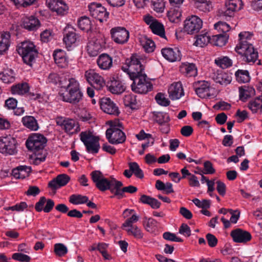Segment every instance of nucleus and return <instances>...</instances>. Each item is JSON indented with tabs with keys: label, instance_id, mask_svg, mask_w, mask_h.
<instances>
[{
	"label": "nucleus",
	"instance_id": "nucleus-1",
	"mask_svg": "<svg viewBox=\"0 0 262 262\" xmlns=\"http://www.w3.org/2000/svg\"><path fill=\"white\" fill-rule=\"evenodd\" d=\"M141 58L137 54L133 55L126 60L127 66L126 69L129 77L133 81L131 85L133 91L145 94L152 89V84L146 79V75L144 72V67L141 63Z\"/></svg>",
	"mask_w": 262,
	"mask_h": 262
},
{
	"label": "nucleus",
	"instance_id": "nucleus-2",
	"mask_svg": "<svg viewBox=\"0 0 262 262\" xmlns=\"http://www.w3.org/2000/svg\"><path fill=\"white\" fill-rule=\"evenodd\" d=\"M91 176L96 187L101 191L110 190L112 193L115 194L116 188L123 186L121 181H117L114 178L110 179L105 178L99 170L92 171Z\"/></svg>",
	"mask_w": 262,
	"mask_h": 262
},
{
	"label": "nucleus",
	"instance_id": "nucleus-3",
	"mask_svg": "<svg viewBox=\"0 0 262 262\" xmlns=\"http://www.w3.org/2000/svg\"><path fill=\"white\" fill-rule=\"evenodd\" d=\"M110 128L106 131V137L108 142L113 144L122 143L126 140V136L122 130L123 125L117 119L109 121Z\"/></svg>",
	"mask_w": 262,
	"mask_h": 262
},
{
	"label": "nucleus",
	"instance_id": "nucleus-4",
	"mask_svg": "<svg viewBox=\"0 0 262 262\" xmlns=\"http://www.w3.org/2000/svg\"><path fill=\"white\" fill-rule=\"evenodd\" d=\"M18 54L21 56L24 62L31 67L35 57L37 56V51L35 45L30 41H24L17 48Z\"/></svg>",
	"mask_w": 262,
	"mask_h": 262
},
{
	"label": "nucleus",
	"instance_id": "nucleus-5",
	"mask_svg": "<svg viewBox=\"0 0 262 262\" xmlns=\"http://www.w3.org/2000/svg\"><path fill=\"white\" fill-rule=\"evenodd\" d=\"M80 139L89 152L96 154L98 152L100 148L99 138L93 133L89 130L81 132Z\"/></svg>",
	"mask_w": 262,
	"mask_h": 262
},
{
	"label": "nucleus",
	"instance_id": "nucleus-6",
	"mask_svg": "<svg viewBox=\"0 0 262 262\" xmlns=\"http://www.w3.org/2000/svg\"><path fill=\"white\" fill-rule=\"evenodd\" d=\"M203 27V20L198 16H188L184 21L183 30L187 34L192 35L199 32Z\"/></svg>",
	"mask_w": 262,
	"mask_h": 262
},
{
	"label": "nucleus",
	"instance_id": "nucleus-7",
	"mask_svg": "<svg viewBox=\"0 0 262 262\" xmlns=\"http://www.w3.org/2000/svg\"><path fill=\"white\" fill-rule=\"evenodd\" d=\"M47 142L46 138L39 134H33L29 137L26 141L27 148L34 153L42 150Z\"/></svg>",
	"mask_w": 262,
	"mask_h": 262
},
{
	"label": "nucleus",
	"instance_id": "nucleus-8",
	"mask_svg": "<svg viewBox=\"0 0 262 262\" xmlns=\"http://www.w3.org/2000/svg\"><path fill=\"white\" fill-rule=\"evenodd\" d=\"M17 142L11 136L2 137L0 139V152L7 155H13L17 153Z\"/></svg>",
	"mask_w": 262,
	"mask_h": 262
},
{
	"label": "nucleus",
	"instance_id": "nucleus-9",
	"mask_svg": "<svg viewBox=\"0 0 262 262\" xmlns=\"http://www.w3.org/2000/svg\"><path fill=\"white\" fill-rule=\"evenodd\" d=\"M235 51L241 55L243 59L248 62H254L258 58V52L254 49L252 45L236 46Z\"/></svg>",
	"mask_w": 262,
	"mask_h": 262
},
{
	"label": "nucleus",
	"instance_id": "nucleus-10",
	"mask_svg": "<svg viewBox=\"0 0 262 262\" xmlns=\"http://www.w3.org/2000/svg\"><path fill=\"white\" fill-rule=\"evenodd\" d=\"M89 9L91 15L102 23L106 21L108 17L109 13L101 4L93 2L89 5Z\"/></svg>",
	"mask_w": 262,
	"mask_h": 262
},
{
	"label": "nucleus",
	"instance_id": "nucleus-11",
	"mask_svg": "<svg viewBox=\"0 0 262 262\" xmlns=\"http://www.w3.org/2000/svg\"><path fill=\"white\" fill-rule=\"evenodd\" d=\"M110 33L112 39L118 44L125 43L129 37V31L124 27L113 28L110 31Z\"/></svg>",
	"mask_w": 262,
	"mask_h": 262
},
{
	"label": "nucleus",
	"instance_id": "nucleus-12",
	"mask_svg": "<svg viewBox=\"0 0 262 262\" xmlns=\"http://www.w3.org/2000/svg\"><path fill=\"white\" fill-rule=\"evenodd\" d=\"M84 76L89 83L93 84L98 89L102 88L105 85L104 78L94 69L86 71Z\"/></svg>",
	"mask_w": 262,
	"mask_h": 262
},
{
	"label": "nucleus",
	"instance_id": "nucleus-13",
	"mask_svg": "<svg viewBox=\"0 0 262 262\" xmlns=\"http://www.w3.org/2000/svg\"><path fill=\"white\" fill-rule=\"evenodd\" d=\"M144 19L145 22L149 25V28L154 34L166 38L165 29L163 24L149 15L146 16Z\"/></svg>",
	"mask_w": 262,
	"mask_h": 262
},
{
	"label": "nucleus",
	"instance_id": "nucleus-14",
	"mask_svg": "<svg viewBox=\"0 0 262 262\" xmlns=\"http://www.w3.org/2000/svg\"><path fill=\"white\" fill-rule=\"evenodd\" d=\"M101 109L105 113L118 116L120 111L117 105L109 98L103 97L100 101Z\"/></svg>",
	"mask_w": 262,
	"mask_h": 262
},
{
	"label": "nucleus",
	"instance_id": "nucleus-15",
	"mask_svg": "<svg viewBox=\"0 0 262 262\" xmlns=\"http://www.w3.org/2000/svg\"><path fill=\"white\" fill-rule=\"evenodd\" d=\"M161 54L165 59L170 62L180 61L181 59V51L176 47L163 48Z\"/></svg>",
	"mask_w": 262,
	"mask_h": 262
},
{
	"label": "nucleus",
	"instance_id": "nucleus-16",
	"mask_svg": "<svg viewBox=\"0 0 262 262\" xmlns=\"http://www.w3.org/2000/svg\"><path fill=\"white\" fill-rule=\"evenodd\" d=\"M242 0H226V9L224 12V15L227 17H232L236 11L242 8Z\"/></svg>",
	"mask_w": 262,
	"mask_h": 262
},
{
	"label": "nucleus",
	"instance_id": "nucleus-17",
	"mask_svg": "<svg viewBox=\"0 0 262 262\" xmlns=\"http://www.w3.org/2000/svg\"><path fill=\"white\" fill-rule=\"evenodd\" d=\"M79 40V36L74 28L71 25H67V50H71L75 48Z\"/></svg>",
	"mask_w": 262,
	"mask_h": 262
},
{
	"label": "nucleus",
	"instance_id": "nucleus-18",
	"mask_svg": "<svg viewBox=\"0 0 262 262\" xmlns=\"http://www.w3.org/2000/svg\"><path fill=\"white\" fill-rule=\"evenodd\" d=\"M122 215L123 218L126 219L122 225V228L135 225L134 224L137 223L139 220V216L136 213L134 209H125Z\"/></svg>",
	"mask_w": 262,
	"mask_h": 262
},
{
	"label": "nucleus",
	"instance_id": "nucleus-19",
	"mask_svg": "<svg viewBox=\"0 0 262 262\" xmlns=\"http://www.w3.org/2000/svg\"><path fill=\"white\" fill-rule=\"evenodd\" d=\"M169 98L172 100L180 99L184 95L182 84L180 82H173L170 85L168 89Z\"/></svg>",
	"mask_w": 262,
	"mask_h": 262
},
{
	"label": "nucleus",
	"instance_id": "nucleus-20",
	"mask_svg": "<svg viewBox=\"0 0 262 262\" xmlns=\"http://www.w3.org/2000/svg\"><path fill=\"white\" fill-rule=\"evenodd\" d=\"M194 88L196 95L200 98L210 96V84L206 81H199L194 83Z\"/></svg>",
	"mask_w": 262,
	"mask_h": 262
},
{
	"label": "nucleus",
	"instance_id": "nucleus-21",
	"mask_svg": "<svg viewBox=\"0 0 262 262\" xmlns=\"http://www.w3.org/2000/svg\"><path fill=\"white\" fill-rule=\"evenodd\" d=\"M107 86L109 91L113 94H120L125 90L124 83L119 79H116L114 77L110 79L107 82Z\"/></svg>",
	"mask_w": 262,
	"mask_h": 262
},
{
	"label": "nucleus",
	"instance_id": "nucleus-22",
	"mask_svg": "<svg viewBox=\"0 0 262 262\" xmlns=\"http://www.w3.org/2000/svg\"><path fill=\"white\" fill-rule=\"evenodd\" d=\"M231 236L233 241L236 243H246L251 239L250 233L241 229H236L232 231Z\"/></svg>",
	"mask_w": 262,
	"mask_h": 262
},
{
	"label": "nucleus",
	"instance_id": "nucleus-23",
	"mask_svg": "<svg viewBox=\"0 0 262 262\" xmlns=\"http://www.w3.org/2000/svg\"><path fill=\"white\" fill-rule=\"evenodd\" d=\"M46 5L52 11H56L58 14L63 15L66 4L61 0H46Z\"/></svg>",
	"mask_w": 262,
	"mask_h": 262
},
{
	"label": "nucleus",
	"instance_id": "nucleus-24",
	"mask_svg": "<svg viewBox=\"0 0 262 262\" xmlns=\"http://www.w3.org/2000/svg\"><path fill=\"white\" fill-rule=\"evenodd\" d=\"M48 82L52 83L55 85L58 84V86L60 88L59 91V94L62 97V100L63 101H66V97L64 94L65 88L62 85V80L61 78L59 77L56 73H51L48 77Z\"/></svg>",
	"mask_w": 262,
	"mask_h": 262
},
{
	"label": "nucleus",
	"instance_id": "nucleus-25",
	"mask_svg": "<svg viewBox=\"0 0 262 262\" xmlns=\"http://www.w3.org/2000/svg\"><path fill=\"white\" fill-rule=\"evenodd\" d=\"M23 26L25 29L29 31H34L40 27V23L37 18L30 16L23 18Z\"/></svg>",
	"mask_w": 262,
	"mask_h": 262
},
{
	"label": "nucleus",
	"instance_id": "nucleus-26",
	"mask_svg": "<svg viewBox=\"0 0 262 262\" xmlns=\"http://www.w3.org/2000/svg\"><path fill=\"white\" fill-rule=\"evenodd\" d=\"M97 63L101 70H108L113 66V60L108 55L102 54L97 58Z\"/></svg>",
	"mask_w": 262,
	"mask_h": 262
},
{
	"label": "nucleus",
	"instance_id": "nucleus-27",
	"mask_svg": "<svg viewBox=\"0 0 262 262\" xmlns=\"http://www.w3.org/2000/svg\"><path fill=\"white\" fill-rule=\"evenodd\" d=\"M182 73L188 77L195 76L197 75V68L192 63L185 62L180 67Z\"/></svg>",
	"mask_w": 262,
	"mask_h": 262
},
{
	"label": "nucleus",
	"instance_id": "nucleus-28",
	"mask_svg": "<svg viewBox=\"0 0 262 262\" xmlns=\"http://www.w3.org/2000/svg\"><path fill=\"white\" fill-rule=\"evenodd\" d=\"M83 98V93L81 90L67 92V102L74 105L79 103Z\"/></svg>",
	"mask_w": 262,
	"mask_h": 262
},
{
	"label": "nucleus",
	"instance_id": "nucleus-29",
	"mask_svg": "<svg viewBox=\"0 0 262 262\" xmlns=\"http://www.w3.org/2000/svg\"><path fill=\"white\" fill-rule=\"evenodd\" d=\"M11 35L9 32H3L0 34V54L5 53L10 45Z\"/></svg>",
	"mask_w": 262,
	"mask_h": 262
},
{
	"label": "nucleus",
	"instance_id": "nucleus-30",
	"mask_svg": "<svg viewBox=\"0 0 262 262\" xmlns=\"http://www.w3.org/2000/svg\"><path fill=\"white\" fill-rule=\"evenodd\" d=\"M23 125L31 130L36 131L39 128L37 120L32 116H26L22 118Z\"/></svg>",
	"mask_w": 262,
	"mask_h": 262
},
{
	"label": "nucleus",
	"instance_id": "nucleus-31",
	"mask_svg": "<svg viewBox=\"0 0 262 262\" xmlns=\"http://www.w3.org/2000/svg\"><path fill=\"white\" fill-rule=\"evenodd\" d=\"M193 45L199 47H204L210 42L211 38L207 32L202 31L195 37Z\"/></svg>",
	"mask_w": 262,
	"mask_h": 262
},
{
	"label": "nucleus",
	"instance_id": "nucleus-32",
	"mask_svg": "<svg viewBox=\"0 0 262 262\" xmlns=\"http://www.w3.org/2000/svg\"><path fill=\"white\" fill-rule=\"evenodd\" d=\"M66 185V174L58 175L55 178L50 181L48 183V187L52 190L56 189Z\"/></svg>",
	"mask_w": 262,
	"mask_h": 262
},
{
	"label": "nucleus",
	"instance_id": "nucleus-33",
	"mask_svg": "<svg viewBox=\"0 0 262 262\" xmlns=\"http://www.w3.org/2000/svg\"><path fill=\"white\" fill-rule=\"evenodd\" d=\"M53 57L55 63L61 68L66 67V52L61 49H57L54 51Z\"/></svg>",
	"mask_w": 262,
	"mask_h": 262
},
{
	"label": "nucleus",
	"instance_id": "nucleus-34",
	"mask_svg": "<svg viewBox=\"0 0 262 262\" xmlns=\"http://www.w3.org/2000/svg\"><path fill=\"white\" fill-rule=\"evenodd\" d=\"M194 6L199 11L204 12H208L213 9V5L211 2L206 0H195Z\"/></svg>",
	"mask_w": 262,
	"mask_h": 262
},
{
	"label": "nucleus",
	"instance_id": "nucleus-35",
	"mask_svg": "<svg viewBox=\"0 0 262 262\" xmlns=\"http://www.w3.org/2000/svg\"><path fill=\"white\" fill-rule=\"evenodd\" d=\"M214 80L221 85H227L232 81L231 75L223 71L218 72L214 77Z\"/></svg>",
	"mask_w": 262,
	"mask_h": 262
},
{
	"label": "nucleus",
	"instance_id": "nucleus-36",
	"mask_svg": "<svg viewBox=\"0 0 262 262\" xmlns=\"http://www.w3.org/2000/svg\"><path fill=\"white\" fill-rule=\"evenodd\" d=\"M182 17V10L180 7H172L168 12V17L172 23H178Z\"/></svg>",
	"mask_w": 262,
	"mask_h": 262
},
{
	"label": "nucleus",
	"instance_id": "nucleus-37",
	"mask_svg": "<svg viewBox=\"0 0 262 262\" xmlns=\"http://www.w3.org/2000/svg\"><path fill=\"white\" fill-rule=\"evenodd\" d=\"M255 91L254 88L250 86H243L239 88V96L240 99L243 101L254 96Z\"/></svg>",
	"mask_w": 262,
	"mask_h": 262
},
{
	"label": "nucleus",
	"instance_id": "nucleus-38",
	"mask_svg": "<svg viewBox=\"0 0 262 262\" xmlns=\"http://www.w3.org/2000/svg\"><path fill=\"white\" fill-rule=\"evenodd\" d=\"M30 86L28 83L23 82L18 83L11 87V92L13 94L23 95L29 92Z\"/></svg>",
	"mask_w": 262,
	"mask_h": 262
},
{
	"label": "nucleus",
	"instance_id": "nucleus-39",
	"mask_svg": "<svg viewBox=\"0 0 262 262\" xmlns=\"http://www.w3.org/2000/svg\"><path fill=\"white\" fill-rule=\"evenodd\" d=\"M253 34L250 32H242L238 34L239 42L236 46L252 45L251 40L253 37Z\"/></svg>",
	"mask_w": 262,
	"mask_h": 262
},
{
	"label": "nucleus",
	"instance_id": "nucleus-40",
	"mask_svg": "<svg viewBox=\"0 0 262 262\" xmlns=\"http://www.w3.org/2000/svg\"><path fill=\"white\" fill-rule=\"evenodd\" d=\"M0 79L5 83H10L15 81V74L12 69L4 70L0 72Z\"/></svg>",
	"mask_w": 262,
	"mask_h": 262
},
{
	"label": "nucleus",
	"instance_id": "nucleus-41",
	"mask_svg": "<svg viewBox=\"0 0 262 262\" xmlns=\"http://www.w3.org/2000/svg\"><path fill=\"white\" fill-rule=\"evenodd\" d=\"M140 42L145 51L147 53H151L155 49V42L151 39L145 36L140 38Z\"/></svg>",
	"mask_w": 262,
	"mask_h": 262
},
{
	"label": "nucleus",
	"instance_id": "nucleus-42",
	"mask_svg": "<svg viewBox=\"0 0 262 262\" xmlns=\"http://www.w3.org/2000/svg\"><path fill=\"white\" fill-rule=\"evenodd\" d=\"M227 41L228 36L226 34H220L212 36L210 43L216 46L222 47L226 45Z\"/></svg>",
	"mask_w": 262,
	"mask_h": 262
},
{
	"label": "nucleus",
	"instance_id": "nucleus-43",
	"mask_svg": "<svg viewBox=\"0 0 262 262\" xmlns=\"http://www.w3.org/2000/svg\"><path fill=\"white\" fill-rule=\"evenodd\" d=\"M215 63L222 69L228 68L232 65V60L228 56H221L215 58Z\"/></svg>",
	"mask_w": 262,
	"mask_h": 262
},
{
	"label": "nucleus",
	"instance_id": "nucleus-44",
	"mask_svg": "<svg viewBox=\"0 0 262 262\" xmlns=\"http://www.w3.org/2000/svg\"><path fill=\"white\" fill-rule=\"evenodd\" d=\"M79 130V124L76 120L72 119L67 120V134L72 135Z\"/></svg>",
	"mask_w": 262,
	"mask_h": 262
},
{
	"label": "nucleus",
	"instance_id": "nucleus-45",
	"mask_svg": "<svg viewBox=\"0 0 262 262\" xmlns=\"http://www.w3.org/2000/svg\"><path fill=\"white\" fill-rule=\"evenodd\" d=\"M122 229L127 232L128 235H132L136 238L141 239L143 236V234L141 230L137 225H134L129 227H126Z\"/></svg>",
	"mask_w": 262,
	"mask_h": 262
},
{
	"label": "nucleus",
	"instance_id": "nucleus-46",
	"mask_svg": "<svg viewBox=\"0 0 262 262\" xmlns=\"http://www.w3.org/2000/svg\"><path fill=\"white\" fill-rule=\"evenodd\" d=\"M122 186H119L116 188L115 195L118 196L119 198H122L123 197V193L127 192L129 193H133L137 191V188L132 185H129L127 187H124L121 188Z\"/></svg>",
	"mask_w": 262,
	"mask_h": 262
},
{
	"label": "nucleus",
	"instance_id": "nucleus-47",
	"mask_svg": "<svg viewBox=\"0 0 262 262\" xmlns=\"http://www.w3.org/2000/svg\"><path fill=\"white\" fill-rule=\"evenodd\" d=\"M235 75L236 80L240 83H246L250 80L249 73L247 70H238Z\"/></svg>",
	"mask_w": 262,
	"mask_h": 262
},
{
	"label": "nucleus",
	"instance_id": "nucleus-48",
	"mask_svg": "<svg viewBox=\"0 0 262 262\" xmlns=\"http://www.w3.org/2000/svg\"><path fill=\"white\" fill-rule=\"evenodd\" d=\"M101 49L100 43L94 41H90L87 46V51L91 56L97 55Z\"/></svg>",
	"mask_w": 262,
	"mask_h": 262
},
{
	"label": "nucleus",
	"instance_id": "nucleus-49",
	"mask_svg": "<svg viewBox=\"0 0 262 262\" xmlns=\"http://www.w3.org/2000/svg\"><path fill=\"white\" fill-rule=\"evenodd\" d=\"M123 102L126 106L132 109H135L137 107V100L136 96L133 94L125 95L123 98Z\"/></svg>",
	"mask_w": 262,
	"mask_h": 262
},
{
	"label": "nucleus",
	"instance_id": "nucleus-50",
	"mask_svg": "<svg viewBox=\"0 0 262 262\" xmlns=\"http://www.w3.org/2000/svg\"><path fill=\"white\" fill-rule=\"evenodd\" d=\"M88 201V196L80 194H73L69 198V202L74 205L84 204Z\"/></svg>",
	"mask_w": 262,
	"mask_h": 262
},
{
	"label": "nucleus",
	"instance_id": "nucleus-51",
	"mask_svg": "<svg viewBox=\"0 0 262 262\" xmlns=\"http://www.w3.org/2000/svg\"><path fill=\"white\" fill-rule=\"evenodd\" d=\"M79 28L83 31H88L91 28V21L86 16L81 17L78 21Z\"/></svg>",
	"mask_w": 262,
	"mask_h": 262
},
{
	"label": "nucleus",
	"instance_id": "nucleus-52",
	"mask_svg": "<svg viewBox=\"0 0 262 262\" xmlns=\"http://www.w3.org/2000/svg\"><path fill=\"white\" fill-rule=\"evenodd\" d=\"M81 90L79 81L75 78H69L67 81V92Z\"/></svg>",
	"mask_w": 262,
	"mask_h": 262
},
{
	"label": "nucleus",
	"instance_id": "nucleus-53",
	"mask_svg": "<svg viewBox=\"0 0 262 262\" xmlns=\"http://www.w3.org/2000/svg\"><path fill=\"white\" fill-rule=\"evenodd\" d=\"M157 221L151 218L145 219L144 221L143 225L145 229L149 232H154L157 228Z\"/></svg>",
	"mask_w": 262,
	"mask_h": 262
},
{
	"label": "nucleus",
	"instance_id": "nucleus-54",
	"mask_svg": "<svg viewBox=\"0 0 262 262\" xmlns=\"http://www.w3.org/2000/svg\"><path fill=\"white\" fill-rule=\"evenodd\" d=\"M129 169L137 178L142 179L144 177L142 170L136 162H130L128 164Z\"/></svg>",
	"mask_w": 262,
	"mask_h": 262
},
{
	"label": "nucleus",
	"instance_id": "nucleus-55",
	"mask_svg": "<svg viewBox=\"0 0 262 262\" xmlns=\"http://www.w3.org/2000/svg\"><path fill=\"white\" fill-rule=\"evenodd\" d=\"M155 120L159 124H163L169 122L170 118L167 113L158 112L155 115Z\"/></svg>",
	"mask_w": 262,
	"mask_h": 262
},
{
	"label": "nucleus",
	"instance_id": "nucleus-56",
	"mask_svg": "<svg viewBox=\"0 0 262 262\" xmlns=\"http://www.w3.org/2000/svg\"><path fill=\"white\" fill-rule=\"evenodd\" d=\"M249 108L253 113H256L259 110L262 111V101L260 98H257L251 101L249 104Z\"/></svg>",
	"mask_w": 262,
	"mask_h": 262
},
{
	"label": "nucleus",
	"instance_id": "nucleus-57",
	"mask_svg": "<svg viewBox=\"0 0 262 262\" xmlns=\"http://www.w3.org/2000/svg\"><path fill=\"white\" fill-rule=\"evenodd\" d=\"M214 27L215 30L224 33L229 31L231 29L230 25L223 21L217 22L214 24Z\"/></svg>",
	"mask_w": 262,
	"mask_h": 262
},
{
	"label": "nucleus",
	"instance_id": "nucleus-58",
	"mask_svg": "<svg viewBox=\"0 0 262 262\" xmlns=\"http://www.w3.org/2000/svg\"><path fill=\"white\" fill-rule=\"evenodd\" d=\"M155 99L157 102L161 105L167 106L170 104V101L166 98V96L162 93H158L155 97Z\"/></svg>",
	"mask_w": 262,
	"mask_h": 262
},
{
	"label": "nucleus",
	"instance_id": "nucleus-59",
	"mask_svg": "<svg viewBox=\"0 0 262 262\" xmlns=\"http://www.w3.org/2000/svg\"><path fill=\"white\" fill-rule=\"evenodd\" d=\"M12 258L14 260L20 262H30L31 260V257L29 256L21 253H13Z\"/></svg>",
	"mask_w": 262,
	"mask_h": 262
},
{
	"label": "nucleus",
	"instance_id": "nucleus-60",
	"mask_svg": "<svg viewBox=\"0 0 262 262\" xmlns=\"http://www.w3.org/2000/svg\"><path fill=\"white\" fill-rule=\"evenodd\" d=\"M54 251L56 256L61 257L66 254V246L60 243H57L54 245Z\"/></svg>",
	"mask_w": 262,
	"mask_h": 262
},
{
	"label": "nucleus",
	"instance_id": "nucleus-61",
	"mask_svg": "<svg viewBox=\"0 0 262 262\" xmlns=\"http://www.w3.org/2000/svg\"><path fill=\"white\" fill-rule=\"evenodd\" d=\"M16 6L27 7L33 5L36 0H10Z\"/></svg>",
	"mask_w": 262,
	"mask_h": 262
},
{
	"label": "nucleus",
	"instance_id": "nucleus-62",
	"mask_svg": "<svg viewBox=\"0 0 262 262\" xmlns=\"http://www.w3.org/2000/svg\"><path fill=\"white\" fill-rule=\"evenodd\" d=\"M153 8L157 12H162L165 8L164 0H153Z\"/></svg>",
	"mask_w": 262,
	"mask_h": 262
},
{
	"label": "nucleus",
	"instance_id": "nucleus-63",
	"mask_svg": "<svg viewBox=\"0 0 262 262\" xmlns=\"http://www.w3.org/2000/svg\"><path fill=\"white\" fill-rule=\"evenodd\" d=\"M163 237L166 240L172 242H182L183 241L181 238L177 236L175 234L169 232H164L163 234Z\"/></svg>",
	"mask_w": 262,
	"mask_h": 262
},
{
	"label": "nucleus",
	"instance_id": "nucleus-64",
	"mask_svg": "<svg viewBox=\"0 0 262 262\" xmlns=\"http://www.w3.org/2000/svg\"><path fill=\"white\" fill-rule=\"evenodd\" d=\"M250 8L255 11L262 10V0H254L250 2Z\"/></svg>",
	"mask_w": 262,
	"mask_h": 262
}]
</instances>
